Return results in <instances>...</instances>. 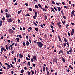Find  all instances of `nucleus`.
<instances>
[{
  "label": "nucleus",
  "instance_id": "1",
  "mask_svg": "<svg viewBox=\"0 0 75 75\" xmlns=\"http://www.w3.org/2000/svg\"><path fill=\"white\" fill-rule=\"evenodd\" d=\"M37 44L38 46L39 47H40V48H42V46L44 45V44H42V43L41 42H38Z\"/></svg>",
  "mask_w": 75,
  "mask_h": 75
},
{
  "label": "nucleus",
  "instance_id": "2",
  "mask_svg": "<svg viewBox=\"0 0 75 75\" xmlns=\"http://www.w3.org/2000/svg\"><path fill=\"white\" fill-rule=\"evenodd\" d=\"M8 31L10 34H13V33L14 31L13 30V29H10L8 30Z\"/></svg>",
  "mask_w": 75,
  "mask_h": 75
},
{
  "label": "nucleus",
  "instance_id": "3",
  "mask_svg": "<svg viewBox=\"0 0 75 75\" xmlns=\"http://www.w3.org/2000/svg\"><path fill=\"white\" fill-rule=\"evenodd\" d=\"M7 20H8V23H11V22H12L13 21V19L12 18H8L7 19Z\"/></svg>",
  "mask_w": 75,
  "mask_h": 75
},
{
  "label": "nucleus",
  "instance_id": "4",
  "mask_svg": "<svg viewBox=\"0 0 75 75\" xmlns=\"http://www.w3.org/2000/svg\"><path fill=\"white\" fill-rule=\"evenodd\" d=\"M5 15L6 17H7V18H9V17H10L11 16V15H10V14H9L7 13Z\"/></svg>",
  "mask_w": 75,
  "mask_h": 75
},
{
  "label": "nucleus",
  "instance_id": "5",
  "mask_svg": "<svg viewBox=\"0 0 75 75\" xmlns=\"http://www.w3.org/2000/svg\"><path fill=\"white\" fill-rule=\"evenodd\" d=\"M19 56H20V57H19V58H22V57H23V55L21 54V53L20 54Z\"/></svg>",
  "mask_w": 75,
  "mask_h": 75
},
{
  "label": "nucleus",
  "instance_id": "6",
  "mask_svg": "<svg viewBox=\"0 0 75 75\" xmlns=\"http://www.w3.org/2000/svg\"><path fill=\"white\" fill-rule=\"evenodd\" d=\"M61 58H62V61H63V62H65V59H64V58H63V57H61Z\"/></svg>",
  "mask_w": 75,
  "mask_h": 75
},
{
  "label": "nucleus",
  "instance_id": "7",
  "mask_svg": "<svg viewBox=\"0 0 75 75\" xmlns=\"http://www.w3.org/2000/svg\"><path fill=\"white\" fill-rule=\"evenodd\" d=\"M57 61V59L56 57L54 58L53 60V62H55V61Z\"/></svg>",
  "mask_w": 75,
  "mask_h": 75
},
{
  "label": "nucleus",
  "instance_id": "8",
  "mask_svg": "<svg viewBox=\"0 0 75 75\" xmlns=\"http://www.w3.org/2000/svg\"><path fill=\"white\" fill-rule=\"evenodd\" d=\"M26 45L27 46H29V45H30V42H28V41H26Z\"/></svg>",
  "mask_w": 75,
  "mask_h": 75
},
{
  "label": "nucleus",
  "instance_id": "9",
  "mask_svg": "<svg viewBox=\"0 0 75 75\" xmlns=\"http://www.w3.org/2000/svg\"><path fill=\"white\" fill-rule=\"evenodd\" d=\"M38 6L41 9H42V7L41 6V5L40 4H38Z\"/></svg>",
  "mask_w": 75,
  "mask_h": 75
},
{
  "label": "nucleus",
  "instance_id": "10",
  "mask_svg": "<svg viewBox=\"0 0 75 75\" xmlns=\"http://www.w3.org/2000/svg\"><path fill=\"white\" fill-rule=\"evenodd\" d=\"M24 16H25V17H27L28 16H30V14L29 13L26 14V15L25 14H24Z\"/></svg>",
  "mask_w": 75,
  "mask_h": 75
},
{
  "label": "nucleus",
  "instance_id": "11",
  "mask_svg": "<svg viewBox=\"0 0 75 75\" xmlns=\"http://www.w3.org/2000/svg\"><path fill=\"white\" fill-rule=\"evenodd\" d=\"M60 53H62V54H63L64 53V52L62 51V50H61L59 52V54H60Z\"/></svg>",
  "mask_w": 75,
  "mask_h": 75
},
{
  "label": "nucleus",
  "instance_id": "12",
  "mask_svg": "<svg viewBox=\"0 0 75 75\" xmlns=\"http://www.w3.org/2000/svg\"><path fill=\"white\" fill-rule=\"evenodd\" d=\"M57 25L58 26H59V28H61V27H62L61 25L59 24V23H57Z\"/></svg>",
  "mask_w": 75,
  "mask_h": 75
},
{
  "label": "nucleus",
  "instance_id": "13",
  "mask_svg": "<svg viewBox=\"0 0 75 75\" xmlns=\"http://www.w3.org/2000/svg\"><path fill=\"white\" fill-rule=\"evenodd\" d=\"M50 9L51 10H52V11H53V12H55V10H54V9L53 8H52L51 7V8H50Z\"/></svg>",
  "mask_w": 75,
  "mask_h": 75
},
{
  "label": "nucleus",
  "instance_id": "14",
  "mask_svg": "<svg viewBox=\"0 0 75 75\" xmlns=\"http://www.w3.org/2000/svg\"><path fill=\"white\" fill-rule=\"evenodd\" d=\"M37 16H38V13H37V12L35 11V17H37Z\"/></svg>",
  "mask_w": 75,
  "mask_h": 75
},
{
  "label": "nucleus",
  "instance_id": "15",
  "mask_svg": "<svg viewBox=\"0 0 75 75\" xmlns=\"http://www.w3.org/2000/svg\"><path fill=\"white\" fill-rule=\"evenodd\" d=\"M0 27H1L2 25V21L1 20L0 21Z\"/></svg>",
  "mask_w": 75,
  "mask_h": 75
},
{
  "label": "nucleus",
  "instance_id": "16",
  "mask_svg": "<svg viewBox=\"0 0 75 75\" xmlns=\"http://www.w3.org/2000/svg\"><path fill=\"white\" fill-rule=\"evenodd\" d=\"M27 65H29V66H30L31 65V63L30 62H28L27 63Z\"/></svg>",
  "mask_w": 75,
  "mask_h": 75
},
{
  "label": "nucleus",
  "instance_id": "17",
  "mask_svg": "<svg viewBox=\"0 0 75 75\" xmlns=\"http://www.w3.org/2000/svg\"><path fill=\"white\" fill-rule=\"evenodd\" d=\"M35 8H39V7H38V5H35Z\"/></svg>",
  "mask_w": 75,
  "mask_h": 75
},
{
  "label": "nucleus",
  "instance_id": "18",
  "mask_svg": "<svg viewBox=\"0 0 75 75\" xmlns=\"http://www.w3.org/2000/svg\"><path fill=\"white\" fill-rule=\"evenodd\" d=\"M21 11H22V10H21L19 11L18 12V14H20V13H21Z\"/></svg>",
  "mask_w": 75,
  "mask_h": 75
},
{
  "label": "nucleus",
  "instance_id": "19",
  "mask_svg": "<svg viewBox=\"0 0 75 75\" xmlns=\"http://www.w3.org/2000/svg\"><path fill=\"white\" fill-rule=\"evenodd\" d=\"M33 59H37V56H35L33 57Z\"/></svg>",
  "mask_w": 75,
  "mask_h": 75
},
{
  "label": "nucleus",
  "instance_id": "20",
  "mask_svg": "<svg viewBox=\"0 0 75 75\" xmlns=\"http://www.w3.org/2000/svg\"><path fill=\"white\" fill-rule=\"evenodd\" d=\"M57 8L58 9L59 11H61L60 10V7H57Z\"/></svg>",
  "mask_w": 75,
  "mask_h": 75
},
{
  "label": "nucleus",
  "instance_id": "21",
  "mask_svg": "<svg viewBox=\"0 0 75 75\" xmlns=\"http://www.w3.org/2000/svg\"><path fill=\"white\" fill-rule=\"evenodd\" d=\"M52 4H55V2L53 0L52 1Z\"/></svg>",
  "mask_w": 75,
  "mask_h": 75
},
{
  "label": "nucleus",
  "instance_id": "22",
  "mask_svg": "<svg viewBox=\"0 0 75 75\" xmlns=\"http://www.w3.org/2000/svg\"><path fill=\"white\" fill-rule=\"evenodd\" d=\"M64 39L65 42H67V39H66V38H64Z\"/></svg>",
  "mask_w": 75,
  "mask_h": 75
},
{
  "label": "nucleus",
  "instance_id": "23",
  "mask_svg": "<svg viewBox=\"0 0 75 75\" xmlns=\"http://www.w3.org/2000/svg\"><path fill=\"white\" fill-rule=\"evenodd\" d=\"M45 67L43 66V71H45Z\"/></svg>",
  "mask_w": 75,
  "mask_h": 75
},
{
  "label": "nucleus",
  "instance_id": "24",
  "mask_svg": "<svg viewBox=\"0 0 75 75\" xmlns=\"http://www.w3.org/2000/svg\"><path fill=\"white\" fill-rule=\"evenodd\" d=\"M2 20H6V18H5V17H3L2 18Z\"/></svg>",
  "mask_w": 75,
  "mask_h": 75
},
{
  "label": "nucleus",
  "instance_id": "25",
  "mask_svg": "<svg viewBox=\"0 0 75 75\" xmlns=\"http://www.w3.org/2000/svg\"><path fill=\"white\" fill-rule=\"evenodd\" d=\"M45 20H47V16L45 15Z\"/></svg>",
  "mask_w": 75,
  "mask_h": 75
},
{
  "label": "nucleus",
  "instance_id": "26",
  "mask_svg": "<svg viewBox=\"0 0 75 75\" xmlns=\"http://www.w3.org/2000/svg\"><path fill=\"white\" fill-rule=\"evenodd\" d=\"M10 47H11L10 50H12V49H13V46L11 45Z\"/></svg>",
  "mask_w": 75,
  "mask_h": 75
},
{
  "label": "nucleus",
  "instance_id": "27",
  "mask_svg": "<svg viewBox=\"0 0 75 75\" xmlns=\"http://www.w3.org/2000/svg\"><path fill=\"white\" fill-rule=\"evenodd\" d=\"M69 67L70 68H71V69H73V67H72V66H71V65H70L69 66Z\"/></svg>",
  "mask_w": 75,
  "mask_h": 75
},
{
  "label": "nucleus",
  "instance_id": "28",
  "mask_svg": "<svg viewBox=\"0 0 75 75\" xmlns=\"http://www.w3.org/2000/svg\"><path fill=\"white\" fill-rule=\"evenodd\" d=\"M35 30L36 31H38V28H35Z\"/></svg>",
  "mask_w": 75,
  "mask_h": 75
},
{
  "label": "nucleus",
  "instance_id": "29",
  "mask_svg": "<svg viewBox=\"0 0 75 75\" xmlns=\"http://www.w3.org/2000/svg\"><path fill=\"white\" fill-rule=\"evenodd\" d=\"M5 11V12H6L7 13V12H8V10L7 9H6Z\"/></svg>",
  "mask_w": 75,
  "mask_h": 75
},
{
  "label": "nucleus",
  "instance_id": "30",
  "mask_svg": "<svg viewBox=\"0 0 75 75\" xmlns=\"http://www.w3.org/2000/svg\"><path fill=\"white\" fill-rule=\"evenodd\" d=\"M33 23L34 24H35V26H37V24L36 23L33 22Z\"/></svg>",
  "mask_w": 75,
  "mask_h": 75
},
{
  "label": "nucleus",
  "instance_id": "31",
  "mask_svg": "<svg viewBox=\"0 0 75 75\" xmlns=\"http://www.w3.org/2000/svg\"><path fill=\"white\" fill-rule=\"evenodd\" d=\"M66 45H66V43H65L63 45L64 47H66Z\"/></svg>",
  "mask_w": 75,
  "mask_h": 75
},
{
  "label": "nucleus",
  "instance_id": "32",
  "mask_svg": "<svg viewBox=\"0 0 75 75\" xmlns=\"http://www.w3.org/2000/svg\"><path fill=\"white\" fill-rule=\"evenodd\" d=\"M24 69H22L21 71V73H23L24 72Z\"/></svg>",
  "mask_w": 75,
  "mask_h": 75
},
{
  "label": "nucleus",
  "instance_id": "33",
  "mask_svg": "<svg viewBox=\"0 0 75 75\" xmlns=\"http://www.w3.org/2000/svg\"><path fill=\"white\" fill-rule=\"evenodd\" d=\"M54 9L55 10H56V11H57V8H55V6L53 7Z\"/></svg>",
  "mask_w": 75,
  "mask_h": 75
},
{
  "label": "nucleus",
  "instance_id": "34",
  "mask_svg": "<svg viewBox=\"0 0 75 75\" xmlns=\"http://www.w3.org/2000/svg\"><path fill=\"white\" fill-rule=\"evenodd\" d=\"M33 18H34V19H36V17H35V16H33Z\"/></svg>",
  "mask_w": 75,
  "mask_h": 75
},
{
  "label": "nucleus",
  "instance_id": "35",
  "mask_svg": "<svg viewBox=\"0 0 75 75\" xmlns=\"http://www.w3.org/2000/svg\"><path fill=\"white\" fill-rule=\"evenodd\" d=\"M71 35H73V34H74V32H71Z\"/></svg>",
  "mask_w": 75,
  "mask_h": 75
},
{
  "label": "nucleus",
  "instance_id": "36",
  "mask_svg": "<svg viewBox=\"0 0 75 75\" xmlns=\"http://www.w3.org/2000/svg\"><path fill=\"white\" fill-rule=\"evenodd\" d=\"M28 9L29 10H30V11H32V9L31 8H28Z\"/></svg>",
  "mask_w": 75,
  "mask_h": 75
},
{
  "label": "nucleus",
  "instance_id": "37",
  "mask_svg": "<svg viewBox=\"0 0 75 75\" xmlns=\"http://www.w3.org/2000/svg\"><path fill=\"white\" fill-rule=\"evenodd\" d=\"M10 65H11V66L13 68H14V66H13V65L11 64H10Z\"/></svg>",
  "mask_w": 75,
  "mask_h": 75
},
{
  "label": "nucleus",
  "instance_id": "38",
  "mask_svg": "<svg viewBox=\"0 0 75 75\" xmlns=\"http://www.w3.org/2000/svg\"><path fill=\"white\" fill-rule=\"evenodd\" d=\"M37 38H39L40 39V40H41V41H42V39H41V38H40V37H39L38 36H37Z\"/></svg>",
  "mask_w": 75,
  "mask_h": 75
},
{
  "label": "nucleus",
  "instance_id": "39",
  "mask_svg": "<svg viewBox=\"0 0 75 75\" xmlns=\"http://www.w3.org/2000/svg\"><path fill=\"white\" fill-rule=\"evenodd\" d=\"M71 14L72 15H74V12L72 11L71 12Z\"/></svg>",
  "mask_w": 75,
  "mask_h": 75
},
{
  "label": "nucleus",
  "instance_id": "40",
  "mask_svg": "<svg viewBox=\"0 0 75 75\" xmlns=\"http://www.w3.org/2000/svg\"><path fill=\"white\" fill-rule=\"evenodd\" d=\"M46 67V71H48V67Z\"/></svg>",
  "mask_w": 75,
  "mask_h": 75
},
{
  "label": "nucleus",
  "instance_id": "41",
  "mask_svg": "<svg viewBox=\"0 0 75 75\" xmlns=\"http://www.w3.org/2000/svg\"><path fill=\"white\" fill-rule=\"evenodd\" d=\"M23 46H25V45H26L25 43L23 42Z\"/></svg>",
  "mask_w": 75,
  "mask_h": 75
},
{
  "label": "nucleus",
  "instance_id": "42",
  "mask_svg": "<svg viewBox=\"0 0 75 75\" xmlns=\"http://www.w3.org/2000/svg\"><path fill=\"white\" fill-rule=\"evenodd\" d=\"M51 23L52 24V25H54V23L51 22Z\"/></svg>",
  "mask_w": 75,
  "mask_h": 75
},
{
  "label": "nucleus",
  "instance_id": "43",
  "mask_svg": "<svg viewBox=\"0 0 75 75\" xmlns=\"http://www.w3.org/2000/svg\"><path fill=\"white\" fill-rule=\"evenodd\" d=\"M67 45L68 47H69V43L68 42H67Z\"/></svg>",
  "mask_w": 75,
  "mask_h": 75
},
{
  "label": "nucleus",
  "instance_id": "44",
  "mask_svg": "<svg viewBox=\"0 0 75 75\" xmlns=\"http://www.w3.org/2000/svg\"><path fill=\"white\" fill-rule=\"evenodd\" d=\"M72 32L73 33H74L75 32V30H74V29H72V32Z\"/></svg>",
  "mask_w": 75,
  "mask_h": 75
},
{
  "label": "nucleus",
  "instance_id": "45",
  "mask_svg": "<svg viewBox=\"0 0 75 75\" xmlns=\"http://www.w3.org/2000/svg\"><path fill=\"white\" fill-rule=\"evenodd\" d=\"M14 59L15 60V62H16V57L14 58Z\"/></svg>",
  "mask_w": 75,
  "mask_h": 75
},
{
  "label": "nucleus",
  "instance_id": "46",
  "mask_svg": "<svg viewBox=\"0 0 75 75\" xmlns=\"http://www.w3.org/2000/svg\"><path fill=\"white\" fill-rule=\"evenodd\" d=\"M59 41H60L62 42V41L61 40V38H60L59 39Z\"/></svg>",
  "mask_w": 75,
  "mask_h": 75
},
{
  "label": "nucleus",
  "instance_id": "47",
  "mask_svg": "<svg viewBox=\"0 0 75 75\" xmlns=\"http://www.w3.org/2000/svg\"><path fill=\"white\" fill-rule=\"evenodd\" d=\"M71 24H72V25H74V26L75 25V24H74V23H71Z\"/></svg>",
  "mask_w": 75,
  "mask_h": 75
},
{
  "label": "nucleus",
  "instance_id": "48",
  "mask_svg": "<svg viewBox=\"0 0 75 75\" xmlns=\"http://www.w3.org/2000/svg\"><path fill=\"white\" fill-rule=\"evenodd\" d=\"M6 48L7 50H8V46H7V45L6 46Z\"/></svg>",
  "mask_w": 75,
  "mask_h": 75
},
{
  "label": "nucleus",
  "instance_id": "49",
  "mask_svg": "<svg viewBox=\"0 0 75 75\" xmlns=\"http://www.w3.org/2000/svg\"><path fill=\"white\" fill-rule=\"evenodd\" d=\"M18 36L20 37V38H22V37H21V35H19Z\"/></svg>",
  "mask_w": 75,
  "mask_h": 75
},
{
  "label": "nucleus",
  "instance_id": "50",
  "mask_svg": "<svg viewBox=\"0 0 75 75\" xmlns=\"http://www.w3.org/2000/svg\"><path fill=\"white\" fill-rule=\"evenodd\" d=\"M68 35L69 36H70V35H70V33H69V31L68 32Z\"/></svg>",
  "mask_w": 75,
  "mask_h": 75
},
{
  "label": "nucleus",
  "instance_id": "51",
  "mask_svg": "<svg viewBox=\"0 0 75 75\" xmlns=\"http://www.w3.org/2000/svg\"><path fill=\"white\" fill-rule=\"evenodd\" d=\"M67 54H68V55H69V54H70V53H69V51H67Z\"/></svg>",
  "mask_w": 75,
  "mask_h": 75
},
{
  "label": "nucleus",
  "instance_id": "52",
  "mask_svg": "<svg viewBox=\"0 0 75 75\" xmlns=\"http://www.w3.org/2000/svg\"><path fill=\"white\" fill-rule=\"evenodd\" d=\"M63 18H64V19H66V17H65L63 15Z\"/></svg>",
  "mask_w": 75,
  "mask_h": 75
},
{
  "label": "nucleus",
  "instance_id": "53",
  "mask_svg": "<svg viewBox=\"0 0 75 75\" xmlns=\"http://www.w3.org/2000/svg\"><path fill=\"white\" fill-rule=\"evenodd\" d=\"M31 72H32V75H33V74H34V71H33V70H32L31 71Z\"/></svg>",
  "mask_w": 75,
  "mask_h": 75
},
{
  "label": "nucleus",
  "instance_id": "54",
  "mask_svg": "<svg viewBox=\"0 0 75 75\" xmlns=\"http://www.w3.org/2000/svg\"><path fill=\"white\" fill-rule=\"evenodd\" d=\"M2 48H1V50H4V47H3L2 46Z\"/></svg>",
  "mask_w": 75,
  "mask_h": 75
},
{
  "label": "nucleus",
  "instance_id": "55",
  "mask_svg": "<svg viewBox=\"0 0 75 75\" xmlns=\"http://www.w3.org/2000/svg\"><path fill=\"white\" fill-rule=\"evenodd\" d=\"M50 27H51V28H52V29H53V28H54V26H52V25H51L50 26Z\"/></svg>",
  "mask_w": 75,
  "mask_h": 75
},
{
  "label": "nucleus",
  "instance_id": "56",
  "mask_svg": "<svg viewBox=\"0 0 75 75\" xmlns=\"http://www.w3.org/2000/svg\"><path fill=\"white\" fill-rule=\"evenodd\" d=\"M31 61H32V62H34V59H33V58H32L31 59Z\"/></svg>",
  "mask_w": 75,
  "mask_h": 75
},
{
  "label": "nucleus",
  "instance_id": "57",
  "mask_svg": "<svg viewBox=\"0 0 75 75\" xmlns=\"http://www.w3.org/2000/svg\"><path fill=\"white\" fill-rule=\"evenodd\" d=\"M7 67H8V68H11V66H10V65H8Z\"/></svg>",
  "mask_w": 75,
  "mask_h": 75
},
{
  "label": "nucleus",
  "instance_id": "58",
  "mask_svg": "<svg viewBox=\"0 0 75 75\" xmlns=\"http://www.w3.org/2000/svg\"><path fill=\"white\" fill-rule=\"evenodd\" d=\"M56 4L57 6H59V3H58L57 2L56 3Z\"/></svg>",
  "mask_w": 75,
  "mask_h": 75
},
{
  "label": "nucleus",
  "instance_id": "59",
  "mask_svg": "<svg viewBox=\"0 0 75 75\" xmlns=\"http://www.w3.org/2000/svg\"><path fill=\"white\" fill-rule=\"evenodd\" d=\"M20 30H21V31H22L23 30V29H22V28L21 27H20Z\"/></svg>",
  "mask_w": 75,
  "mask_h": 75
},
{
  "label": "nucleus",
  "instance_id": "60",
  "mask_svg": "<svg viewBox=\"0 0 75 75\" xmlns=\"http://www.w3.org/2000/svg\"><path fill=\"white\" fill-rule=\"evenodd\" d=\"M28 75H30V73L28 71Z\"/></svg>",
  "mask_w": 75,
  "mask_h": 75
},
{
  "label": "nucleus",
  "instance_id": "61",
  "mask_svg": "<svg viewBox=\"0 0 75 75\" xmlns=\"http://www.w3.org/2000/svg\"><path fill=\"white\" fill-rule=\"evenodd\" d=\"M40 26L41 27H42V28H43V27H44V26H43V25H42V24Z\"/></svg>",
  "mask_w": 75,
  "mask_h": 75
},
{
  "label": "nucleus",
  "instance_id": "62",
  "mask_svg": "<svg viewBox=\"0 0 75 75\" xmlns=\"http://www.w3.org/2000/svg\"><path fill=\"white\" fill-rule=\"evenodd\" d=\"M45 7L47 9H48V6H47V5H45Z\"/></svg>",
  "mask_w": 75,
  "mask_h": 75
},
{
  "label": "nucleus",
  "instance_id": "63",
  "mask_svg": "<svg viewBox=\"0 0 75 75\" xmlns=\"http://www.w3.org/2000/svg\"><path fill=\"white\" fill-rule=\"evenodd\" d=\"M25 4L26 5V6H28V3H25Z\"/></svg>",
  "mask_w": 75,
  "mask_h": 75
},
{
  "label": "nucleus",
  "instance_id": "64",
  "mask_svg": "<svg viewBox=\"0 0 75 75\" xmlns=\"http://www.w3.org/2000/svg\"><path fill=\"white\" fill-rule=\"evenodd\" d=\"M58 38L59 39L60 38V36L59 35H58Z\"/></svg>",
  "mask_w": 75,
  "mask_h": 75
}]
</instances>
